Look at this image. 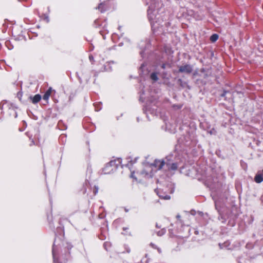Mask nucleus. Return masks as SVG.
Wrapping results in <instances>:
<instances>
[{
	"label": "nucleus",
	"mask_w": 263,
	"mask_h": 263,
	"mask_svg": "<svg viewBox=\"0 0 263 263\" xmlns=\"http://www.w3.org/2000/svg\"><path fill=\"white\" fill-rule=\"evenodd\" d=\"M192 67L189 65L182 66L179 68V71L181 72L189 73L192 71Z\"/></svg>",
	"instance_id": "1"
},
{
	"label": "nucleus",
	"mask_w": 263,
	"mask_h": 263,
	"mask_svg": "<svg viewBox=\"0 0 263 263\" xmlns=\"http://www.w3.org/2000/svg\"><path fill=\"white\" fill-rule=\"evenodd\" d=\"M177 218L178 219H180V215H178L177 216Z\"/></svg>",
	"instance_id": "9"
},
{
	"label": "nucleus",
	"mask_w": 263,
	"mask_h": 263,
	"mask_svg": "<svg viewBox=\"0 0 263 263\" xmlns=\"http://www.w3.org/2000/svg\"><path fill=\"white\" fill-rule=\"evenodd\" d=\"M177 166L176 165V164H172V165H171V169L173 170H175L177 168Z\"/></svg>",
	"instance_id": "8"
},
{
	"label": "nucleus",
	"mask_w": 263,
	"mask_h": 263,
	"mask_svg": "<svg viewBox=\"0 0 263 263\" xmlns=\"http://www.w3.org/2000/svg\"><path fill=\"white\" fill-rule=\"evenodd\" d=\"M164 164V162L162 160H156L154 163V165L156 167H158L159 170L161 169Z\"/></svg>",
	"instance_id": "2"
},
{
	"label": "nucleus",
	"mask_w": 263,
	"mask_h": 263,
	"mask_svg": "<svg viewBox=\"0 0 263 263\" xmlns=\"http://www.w3.org/2000/svg\"><path fill=\"white\" fill-rule=\"evenodd\" d=\"M151 79L152 80H153L154 81H157L158 80V78H157V75L156 73H152L151 74Z\"/></svg>",
	"instance_id": "7"
},
{
	"label": "nucleus",
	"mask_w": 263,
	"mask_h": 263,
	"mask_svg": "<svg viewBox=\"0 0 263 263\" xmlns=\"http://www.w3.org/2000/svg\"><path fill=\"white\" fill-rule=\"evenodd\" d=\"M218 38V35L217 34H213L211 37L210 39L212 42H215Z\"/></svg>",
	"instance_id": "6"
},
{
	"label": "nucleus",
	"mask_w": 263,
	"mask_h": 263,
	"mask_svg": "<svg viewBox=\"0 0 263 263\" xmlns=\"http://www.w3.org/2000/svg\"><path fill=\"white\" fill-rule=\"evenodd\" d=\"M41 98L40 95H36L32 98V102L34 103L38 102L40 100Z\"/></svg>",
	"instance_id": "5"
},
{
	"label": "nucleus",
	"mask_w": 263,
	"mask_h": 263,
	"mask_svg": "<svg viewBox=\"0 0 263 263\" xmlns=\"http://www.w3.org/2000/svg\"><path fill=\"white\" fill-rule=\"evenodd\" d=\"M52 90L51 88H49V89L46 92L43 96V99L47 100L48 99L49 96L51 95Z\"/></svg>",
	"instance_id": "3"
},
{
	"label": "nucleus",
	"mask_w": 263,
	"mask_h": 263,
	"mask_svg": "<svg viewBox=\"0 0 263 263\" xmlns=\"http://www.w3.org/2000/svg\"><path fill=\"white\" fill-rule=\"evenodd\" d=\"M165 199H170V197H166Z\"/></svg>",
	"instance_id": "10"
},
{
	"label": "nucleus",
	"mask_w": 263,
	"mask_h": 263,
	"mask_svg": "<svg viewBox=\"0 0 263 263\" xmlns=\"http://www.w3.org/2000/svg\"><path fill=\"white\" fill-rule=\"evenodd\" d=\"M255 181L257 183H260L263 181V178L261 174H257L255 177Z\"/></svg>",
	"instance_id": "4"
}]
</instances>
